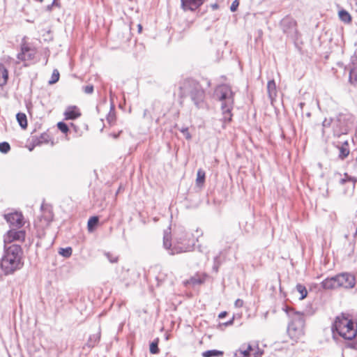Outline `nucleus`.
<instances>
[{
	"label": "nucleus",
	"mask_w": 357,
	"mask_h": 357,
	"mask_svg": "<svg viewBox=\"0 0 357 357\" xmlns=\"http://www.w3.org/2000/svg\"><path fill=\"white\" fill-rule=\"evenodd\" d=\"M98 223V218L97 216H93L90 218V219L88 221L87 227L88 230L89 231H92L94 227H96Z\"/></svg>",
	"instance_id": "nucleus-26"
},
{
	"label": "nucleus",
	"mask_w": 357,
	"mask_h": 357,
	"mask_svg": "<svg viewBox=\"0 0 357 357\" xmlns=\"http://www.w3.org/2000/svg\"><path fill=\"white\" fill-rule=\"evenodd\" d=\"M267 91L270 99L273 100L277 96L276 84L274 80H270L268 82Z\"/></svg>",
	"instance_id": "nucleus-16"
},
{
	"label": "nucleus",
	"mask_w": 357,
	"mask_h": 357,
	"mask_svg": "<svg viewBox=\"0 0 357 357\" xmlns=\"http://www.w3.org/2000/svg\"><path fill=\"white\" fill-rule=\"evenodd\" d=\"M83 91L85 93L91 94L93 91V85H87L83 86Z\"/></svg>",
	"instance_id": "nucleus-35"
},
{
	"label": "nucleus",
	"mask_w": 357,
	"mask_h": 357,
	"mask_svg": "<svg viewBox=\"0 0 357 357\" xmlns=\"http://www.w3.org/2000/svg\"><path fill=\"white\" fill-rule=\"evenodd\" d=\"M59 253L63 257H69L72 255V248L70 247L61 248Z\"/></svg>",
	"instance_id": "nucleus-30"
},
{
	"label": "nucleus",
	"mask_w": 357,
	"mask_h": 357,
	"mask_svg": "<svg viewBox=\"0 0 357 357\" xmlns=\"http://www.w3.org/2000/svg\"><path fill=\"white\" fill-rule=\"evenodd\" d=\"M223 355V352L221 351L213 349L208 350L202 353L203 357H218Z\"/></svg>",
	"instance_id": "nucleus-21"
},
{
	"label": "nucleus",
	"mask_w": 357,
	"mask_h": 357,
	"mask_svg": "<svg viewBox=\"0 0 357 357\" xmlns=\"http://www.w3.org/2000/svg\"><path fill=\"white\" fill-rule=\"evenodd\" d=\"M184 93L190 96L197 107L203 106L204 91L201 85L194 80L188 81L183 85Z\"/></svg>",
	"instance_id": "nucleus-6"
},
{
	"label": "nucleus",
	"mask_w": 357,
	"mask_h": 357,
	"mask_svg": "<svg viewBox=\"0 0 357 357\" xmlns=\"http://www.w3.org/2000/svg\"><path fill=\"white\" fill-rule=\"evenodd\" d=\"M354 67L349 72V81L351 83H357V56L353 59Z\"/></svg>",
	"instance_id": "nucleus-18"
},
{
	"label": "nucleus",
	"mask_w": 357,
	"mask_h": 357,
	"mask_svg": "<svg viewBox=\"0 0 357 357\" xmlns=\"http://www.w3.org/2000/svg\"><path fill=\"white\" fill-rule=\"evenodd\" d=\"M4 218L12 227L21 228L24 225V218L21 213L14 212L5 214Z\"/></svg>",
	"instance_id": "nucleus-10"
},
{
	"label": "nucleus",
	"mask_w": 357,
	"mask_h": 357,
	"mask_svg": "<svg viewBox=\"0 0 357 357\" xmlns=\"http://www.w3.org/2000/svg\"><path fill=\"white\" fill-rule=\"evenodd\" d=\"M331 123V120H328V119H325L324 121H323L322 125L324 127H328V126H330Z\"/></svg>",
	"instance_id": "nucleus-39"
},
{
	"label": "nucleus",
	"mask_w": 357,
	"mask_h": 357,
	"mask_svg": "<svg viewBox=\"0 0 357 357\" xmlns=\"http://www.w3.org/2000/svg\"><path fill=\"white\" fill-rule=\"evenodd\" d=\"M233 320H234V319H232L231 321H229L228 322H227V323L225 324V325H226V326H228V325H231V324H232V323H233Z\"/></svg>",
	"instance_id": "nucleus-44"
},
{
	"label": "nucleus",
	"mask_w": 357,
	"mask_h": 357,
	"mask_svg": "<svg viewBox=\"0 0 357 357\" xmlns=\"http://www.w3.org/2000/svg\"><path fill=\"white\" fill-rule=\"evenodd\" d=\"M291 318L287 331L291 338H299L304 334L305 319L303 313L291 310L288 312Z\"/></svg>",
	"instance_id": "nucleus-5"
},
{
	"label": "nucleus",
	"mask_w": 357,
	"mask_h": 357,
	"mask_svg": "<svg viewBox=\"0 0 357 357\" xmlns=\"http://www.w3.org/2000/svg\"><path fill=\"white\" fill-rule=\"evenodd\" d=\"M44 219H45V221L46 224H48L51 221L50 217L45 218Z\"/></svg>",
	"instance_id": "nucleus-43"
},
{
	"label": "nucleus",
	"mask_w": 357,
	"mask_h": 357,
	"mask_svg": "<svg viewBox=\"0 0 357 357\" xmlns=\"http://www.w3.org/2000/svg\"><path fill=\"white\" fill-rule=\"evenodd\" d=\"M227 315V312H222L219 314L218 317L220 319L224 318Z\"/></svg>",
	"instance_id": "nucleus-42"
},
{
	"label": "nucleus",
	"mask_w": 357,
	"mask_h": 357,
	"mask_svg": "<svg viewBox=\"0 0 357 357\" xmlns=\"http://www.w3.org/2000/svg\"><path fill=\"white\" fill-rule=\"evenodd\" d=\"M214 96L222 102L221 109L225 121H230L234 105V93L231 87L226 84L220 85L216 88Z\"/></svg>",
	"instance_id": "nucleus-3"
},
{
	"label": "nucleus",
	"mask_w": 357,
	"mask_h": 357,
	"mask_svg": "<svg viewBox=\"0 0 357 357\" xmlns=\"http://www.w3.org/2000/svg\"><path fill=\"white\" fill-rule=\"evenodd\" d=\"M339 17L345 23H349L351 21L350 14L345 10H341L339 11Z\"/></svg>",
	"instance_id": "nucleus-23"
},
{
	"label": "nucleus",
	"mask_w": 357,
	"mask_h": 357,
	"mask_svg": "<svg viewBox=\"0 0 357 357\" xmlns=\"http://www.w3.org/2000/svg\"><path fill=\"white\" fill-rule=\"evenodd\" d=\"M54 4L57 5V3H56V0H54L53 3H52L51 5H49V6H47V10H52V6H53Z\"/></svg>",
	"instance_id": "nucleus-41"
},
{
	"label": "nucleus",
	"mask_w": 357,
	"mask_h": 357,
	"mask_svg": "<svg viewBox=\"0 0 357 357\" xmlns=\"http://www.w3.org/2000/svg\"><path fill=\"white\" fill-rule=\"evenodd\" d=\"M35 53L34 50L26 45H23L21 49V52L17 54V59L23 61H29L34 58Z\"/></svg>",
	"instance_id": "nucleus-13"
},
{
	"label": "nucleus",
	"mask_w": 357,
	"mask_h": 357,
	"mask_svg": "<svg viewBox=\"0 0 357 357\" xmlns=\"http://www.w3.org/2000/svg\"><path fill=\"white\" fill-rule=\"evenodd\" d=\"M8 79V70L3 64L0 63V86H3L7 83Z\"/></svg>",
	"instance_id": "nucleus-19"
},
{
	"label": "nucleus",
	"mask_w": 357,
	"mask_h": 357,
	"mask_svg": "<svg viewBox=\"0 0 357 357\" xmlns=\"http://www.w3.org/2000/svg\"><path fill=\"white\" fill-rule=\"evenodd\" d=\"M349 144L347 141H345L342 146H337V149H339V158L342 160H344L347 158L349 153V150L348 149Z\"/></svg>",
	"instance_id": "nucleus-20"
},
{
	"label": "nucleus",
	"mask_w": 357,
	"mask_h": 357,
	"mask_svg": "<svg viewBox=\"0 0 357 357\" xmlns=\"http://www.w3.org/2000/svg\"><path fill=\"white\" fill-rule=\"evenodd\" d=\"M39 1H40V2H43V0H39Z\"/></svg>",
	"instance_id": "nucleus-48"
},
{
	"label": "nucleus",
	"mask_w": 357,
	"mask_h": 357,
	"mask_svg": "<svg viewBox=\"0 0 357 357\" xmlns=\"http://www.w3.org/2000/svg\"><path fill=\"white\" fill-rule=\"evenodd\" d=\"M339 287L351 289L355 286L356 279L354 275L349 273H342L337 275Z\"/></svg>",
	"instance_id": "nucleus-9"
},
{
	"label": "nucleus",
	"mask_w": 357,
	"mask_h": 357,
	"mask_svg": "<svg viewBox=\"0 0 357 357\" xmlns=\"http://www.w3.org/2000/svg\"><path fill=\"white\" fill-rule=\"evenodd\" d=\"M57 128L60 130L63 133H67L69 130L68 126L66 123L63 122H59L57 123Z\"/></svg>",
	"instance_id": "nucleus-32"
},
{
	"label": "nucleus",
	"mask_w": 357,
	"mask_h": 357,
	"mask_svg": "<svg viewBox=\"0 0 357 357\" xmlns=\"http://www.w3.org/2000/svg\"><path fill=\"white\" fill-rule=\"evenodd\" d=\"M22 264L21 248L17 245H12L6 250L0 262V266L5 275L13 273L21 268Z\"/></svg>",
	"instance_id": "nucleus-2"
},
{
	"label": "nucleus",
	"mask_w": 357,
	"mask_h": 357,
	"mask_svg": "<svg viewBox=\"0 0 357 357\" xmlns=\"http://www.w3.org/2000/svg\"><path fill=\"white\" fill-rule=\"evenodd\" d=\"M205 181V172L202 169H199L197 171L196 183L197 185H202Z\"/></svg>",
	"instance_id": "nucleus-25"
},
{
	"label": "nucleus",
	"mask_w": 357,
	"mask_h": 357,
	"mask_svg": "<svg viewBox=\"0 0 357 357\" xmlns=\"http://www.w3.org/2000/svg\"><path fill=\"white\" fill-rule=\"evenodd\" d=\"M149 350L150 353L153 354H156L159 352L158 339L154 340L151 343Z\"/></svg>",
	"instance_id": "nucleus-27"
},
{
	"label": "nucleus",
	"mask_w": 357,
	"mask_h": 357,
	"mask_svg": "<svg viewBox=\"0 0 357 357\" xmlns=\"http://www.w3.org/2000/svg\"><path fill=\"white\" fill-rule=\"evenodd\" d=\"M138 28H139V31H141V30H142V26H141V24H139V25H138Z\"/></svg>",
	"instance_id": "nucleus-46"
},
{
	"label": "nucleus",
	"mask_w": 357,
	"mask_h": 357,
	"mask_svg": "<svg viewBox=\"0 0 357 357\" xmlns=\"http://www.w3.org/2000/svg\"><path fill=\"white\" fill-rule=\"evenodd\" d=\"M147 114H148V110H147V109H145V110L144 111V114H143L144 117V118H145V117H146Z\"/></svg>",
	"instance_id": "nucleus-45"
},
{
	"label": "nucleus",
	"mask_w": 357,
	"mask_h": 357,
	"mask_svg": "<svg viewBox=\"0 0 357 357\" xmlns=\"http://www.w3.org/2000/svg\"><path fill=\"white\" fill-rule=\"evenodd\" d=\"M100 340V331L99 329L96 333L90 335L86 345L89 348H93L99 342Z\"/></svg>",
	"instance_id": "nucleus-17"
},
{
	"label": "nucleus",
	"mask_w": 357,
	"mask_h": 357,
	"mask_svg": "<svg viewBox=\"0 0 357 357\" xmlns=\"http://www.w3.org/2000/svg\"><path fill=\"white\" fill-rule=\"evenodd\" d=\"M234 305L236 307H241L243 305V301L239 298L237 299L234 303Z\"/></svg>",
	"instance_id": "nucleus-38"
},
{
	"label": "nucleus",
	"mask_w": 357,
	"mask_h": 357,
	"mask_svg": "<svg viewBox=\"0 0 357 357\" xmlns=\"http://www.w3.org/2000/svg\"><path fill=\"white\" fill-rule=\"evenodd\" d=\"M321 287L325 289H333L338 288L337 283V275L331 277L327 278L321 282Z\"/></svg>",
	"instance_id": "nucleus-15"
},
{
	"label": "nucleus",
	"mask_w": 357,
	"mask_h": 357,
	"mask_svg": "<svg viewBox=\"0 0 357 357\" xmlns=\"http://www.w3.org/2000/svg\"><path fill=\"white\" fill-rule=\"evenodd\" d=\"M263 354L257 343L244 344L236 351L234 357H260Z\"/></svg>",
	"instance_id": "nucleus-7"
},
{
	"label": "nucleus",
	"mask_w": 357,
	"mask_h": 357,
	"mask_svg": "<svg viewBox=\"0 0 357 357\" xmlns=\"http://www.w3.org/2000/svg\"><path fill=\"white\" fill-rule=\"evenodd\" d=\"M213 8H218V5H217V4H214V5H213Z\"/></svg>",
	"instance_id": "nucleus-47"
},
{
	"label": "nucleus",
	"mask_w": 357,
	"mask_h": 357,
	"mask_svg": "<svg viewBox=\"0 0 357 357\" xmlns=\"http://www.w3.org/2000/svg\"><path fill=\"white\" fill-rule=\"evenodd\" d=\"M344 176H345V178H342V179L340 180V183H341V184H344V183L347 182V180L351 179V178H349V177L348 176L347 174H344Z\"/></svg>",
	"instance_id": "nucleus-40"
},
{
	"label": "nucleus",
	"mask_w": 357,
	"mask_h": 357,
	"mask_svg": "<svg viewBox=\"0 0 357 357\" xmlns=\"http://www.w3.org/2000/svg\"><path fill=\"white\" fill-rule=\"evenodd\" d=\"M202 282V281L200 280H197L195 278H190V280L187 281L186 283L188 284H200Z\"/></svg>",
	"instance_id": "nucleus-37"
},
{
	"label": "nucleus",
	"mask_w": 357,
	"mask_h": 357,
	"mask_svg": "<svg viewBox=\"0 0 357 357\" xmlns=\"http://www.w3.org/2000/svg\"><path fill=\"white\" fill-rule=\"evenodd\" d=\"M280 27L287 36L292 38L297 34L296 22L290 17H285L280 22Z\"/></svg>",
	"instance_id": "nucleus-8"
},
{
	"label": "nucleus",
	"mask_w": 357,
	"mask_h": 357,
	"mask_svg": "<svg viewBox=\"0 0 357 357\" xmlns=\"http://www.w3.org/2000/svg\"><path fill=\"white\" fill-rule=\"evenodd\" d=\"M105 256L107 257V258L108 259V260L111 262V263H116L118 261V257L116 256H113L111 253L109 252H107L105 253Z\"/></svg>",
	"instance_id": "nucleus-33"
},
{
	"label": "nucleus",
	"mask_w": 357,
	"mask_h": 357,
	"mask_svg": "<svg viewBox=\"0 0 357 357\" xmlns=\"http://www.w3.org/2000/svg\"><path fill=\"white\" fill-rule=\"evenodd\" d=\"M197 241V238L195 237L192 233L180 229L176 234L172 245L170 231L168 229L164 231L163 246L172 255L191 251Z\"/></svg>",
	"instance_id": "nucleus-1"
},
{
	"label": "nucleus",
	"mask_w": 357,
	"mask_h": 357,
	"mask_svg": "<svg viewBox=\"0 0 357 357\" xmlns=\"http://www.w3.org/2000/svg\"><path fill=\"white\" fill-rule=\"evenodd\" d=\"M180 131H181V132H182L183 134V135L185 136V137L187 139H191V135L190 134L188 128H186V127L185 128H181L180 129Z\"/></svg>",
	"instance_id": "nucleus-34"
},
{
	"label": "nucleus",
	"mask_w": 357,
	"mask_h": 357,
	"mask_svg": "<svg viewBox=\"0 0 357 357\" xmlns=\"http://www.w3.org/2000/svg\"><path fill=\"white\" fill-rule=\"evenodd\" d=\"M49 140V135L46 133H43L39 138H38L35 143L36 145H40L43 143H47Z\"/></svg>",
	"instance_id": "nucleus-29"
},
{
	"label": "nucleus",
	"mask_w": 357,
	"mask_h": 357,
	"mask_svg": "<svg viewBox=\"0 0 357 357\" xmlns=\"http://www.w3.org/2000/svg\"><path fill=\"white\" fill-rule=\"evenodd\" d=\"M238 5H239V1H238V0H234V1L232 2V3H231V6H230V10H231V12H235V11L237 10V8H238Z\"/></svg>",
	"instance_id": "nucleus-36"
},
{
	"label": "nucleus",
	"mask_w": 357,
	"mask_h": 357,
	"mask_svg": "<svg viewBox=\"0 0 357 357\" xmlns=\"http://www.w3.org/2000/svg\"><path fill=\"white\" fill-rule=\"evenodd\" d=\"M204 1V0H181V8L183 10L194 11L199 8Z\"/></svg>",
	"instance_id": "nucleus-12"
},
{
	"label": "nucleus",
	"mask_w": 357,
	"mask_h": 357,
	"mask_svg": "<svg viewBox=\"0 0 357 357\" xmlns=\"http://www.w3.org/2000/svg\"><path fill=\"white\" fill-rule=\"evenodd\" d=\"M25 237V232L23 230L10 229L4 236V243H9L14 241H22Z\"/></svg>",
	"instance_id": "nucleus-11"
},
{
	"label": "nucleus",
	"mask_w": 357,
	"mask_h": 357,
	"mask_svg": "<svg viewBox=\"0 0 357 357\" xmlns=\"http://www.w3.org/2000/svg\"><path fill=\"white\" fill-rule=\"evenodd\" d=\"M64 116L66 120H75L81 116V112L77 106H68L65 112Z\"/></svg>",
	"instance_id": "nucleus-14"
},
{
	"label": "nucleus",
	"mask_w": 357,
	"mask_h": 357,
	"mask_svg": "<svg viewBox=\"0 0 357 357\" xmlns=\"http://www.w3.org/2000/svg\"><path fill=\"white\" fill-rule=\"evenodd\" d=\"M332 331L334 335L337 333L344 339L349 340L354 338L357 333L353 321L345 317H337Z\"/></svg>",
	"instance_id": "nucleus-4"
},
{
	"label": "nucleus",
	"mask_w": 357,
	"mask_h": 357,
	"mask_svg": "<svg viewBox=\"0 0 357 357\" xmlns=\"http://www.w3.org/2000/svg\"><path fill=\"white\" fill-rule=\"evenodd\" d=\"M59 79V73L58 70L54 69L52 72L51 79L49 80L50 84H53L57 82Z\"/></svg>",
	"instance_id": "nucleus-28"
},
{
	"label": "nucleus",
	"mask_w": 357,
	"mask_h": 357,
	"mask_svg": "<svg viewBox=\"0 0 357 357\" xmlns=\"http://www.w3.org/2000/svg\"><path fill=\"white\" fill-rule=\"evenodd\" d=\"M10 150V146L8 142H3L0 143V152L7 153Z\"/></svg>",
	"instance_id": "nucleus-31"
},
{
	"label": "nucleus",
	"mask_w": 357,
	"mask_h": 357,
	"mask_svg": "<svg viewBox=\"0 0 357 357\" xmlns=\"http://www.w3.org/2000/svg\"><path fill=\"white\" fill-rule=\"evenodd\" d=\"M17 120L20 124V126L22 128H26L27 127V120L26 116L23 113H18L16 115Z\"/></svg>",
	"instance_id": "nucleus-22"
},
{
	"label": "nucleus",
	"mask_w": 357,
	"mask_h": 357,
	"mask_svg": "<svg viewBox=\"0 0 357 357\" xmlns=\"http://www.w3.org/2000/svg\"><path fill=\"white\" fill-rule=\"evenodd\" d=\"M296 289L300 294V297H299L300 300H303L307 296V291L306 289V287L304 285H303L301 284H298L296 286Z\"/></svg>",
	"instance_id": "nucleus-24"
}]
</instances>
